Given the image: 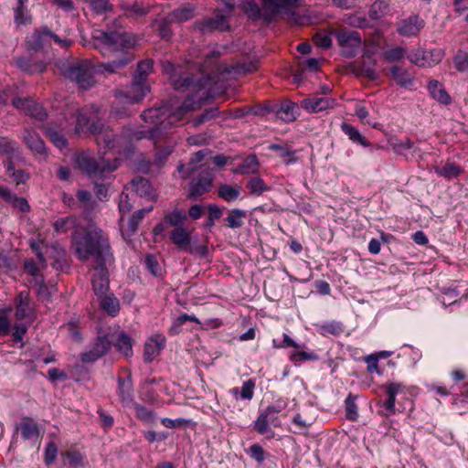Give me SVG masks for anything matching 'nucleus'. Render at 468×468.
Returning <instances> with one entry per match:
<instances>
[{
	"label": "nucleus",
	"mask_w": 468,
	"mask_h": 468,
	"mask_svg": "<svg viewBox=\"0 0 468 468\" xmlns=\"http://www.w3.org/2000/svg\"><path fill=\"white\" fill-rule=\"evenodd\" d=\"M428 90L431 96L441 104L448 105L452 102L451 96L448 94L442 84L436 80H431L428 83Z\"/></svg>",
	"instance_id": "nucleus-29"
},
{
	"label": "nucleus",
	"mask_w": 468,
	"mask_h": 468,
	"mask_svg": "<svg viewBox=\"0 0 468 468\" xmlns=\"http://www.w3.org/2000/svg\"><path fill=\"white\" fill-rule=\"evenodd\" d=\"M131 186L133 191L140 197H145L149 200L155 198V194L150 182L142 176H136L131 181Z\"/></svg>",
	"instance_id": "nucleus-28"
},
{
	"label": "nucleus",
	"mask_w": 468,
	"mask_h": 468,
	"mask_svg": "<svg viewBox=\"0 0 468 468\" xmlns=\"http://www.w3.org/2000/svg\"><path fill=\"white\" fill-rule=\"evenodd\" d=\"M23 141L34 154L46 155L47 149L45 143L36 132L26 129L23 135Z\"/></svg>",
	"instance_id": "nucleus-24"
},
{
	"label": "nucleus",
	"mask_w": 468,
	"mask_h": 468,
	"mask_svg": "<svg viewBox=\"0 0 468 468\" xmlns=\"http://www.w3.org/2000/svg\"><path fill=\"white\" fill-rule=\"evenodd\" d=\"M270 414L264 410L260 413L257 420L254 421L253 429L261 435H267L269 438H272L274 435L273 431L269 425Z\"/></svg>",
	"instance_id": "nucleus-39"
},
{
	"label": "nucleus",
	"mask_w": 468,
	"mask_h": 468,
	"mask_svg": "<svg viewBox=\"0 0 468 468\" xmlns=\"http://www.w3.org/2000/svg\"><path fill=\"white\" fill-rule=\"evenodd\" d=\"M86 131L94 135L100 148L112 150L119 144V140L116 139L113 131L109 126H105L100 120L90 121L85 113L79 112L76 121V132L80 133Z\"/></svg>",
	"instance_id": "nucleus-6"
},
{
	"label": "nucleus",
	"mask_w": 468,
	"mask_h": 468,
	"mask_svg": "<svg viewBox=\"0 0 468 468\" xmlns=\"http://www.w3.org/2000/svg\"><path fill=\"white\" fill-rule=\"evenodd\" d=\"M154 62L152 59H144L138 63L137 69L133 77L147 82V78L153 71Z\"/></svg>",
	"instance_id": "nucleus-50"
},
{
	"label": "nucleus",
	"mask_w": 468,
	"mask_h": 468,
	"mask_svg": "<svg viewBox=\"0 0 468 468\" xmlns=\"http://www.w3.org/2000/svg\"><path fill=\"white\" fill-rule=\"evenodd\" d=\"M112 347V341L107 335H99L89 349L80 354L82 363H93L103 356Z\"/></svg>",
	"instance_id": "nucleus-14"
},
{
	"label": "nucleus",
	"mask_w": 468,
	"mask_h": 468,
	"mask_svg": "<svg viewBox=\"0 0 468 468\" xmlns=\"http://www.w3.org/2000/svg\"><path fill=\"white\" fill-rule=\"evenodd\" d=\"M114 346L124 356L129 357L133 355V343L128 335L121 333Z\"/></svg>",
	"instance_id": "nucleus-46"
},
{
	"label": "nucleus",
	"mask_w": 468,
	"mask_h": 468,
	"mask_svg": "<svg viewBox=\"0 0 468 468\" xmlns=\"http://www.w3.org/2000/svg\"><path fill=\"white\" fill-rule=\"evenodd\" d=\"M389 144L391 145L394 152L398 154H405L407 150H410L413 147L414 143L410 138H404L400 140H391L389 141Z\"/></svg>",
	"instance_id": "nucleus-54"
},
{
	"label": "nucleus",
	"mask_w": 468,
	"mask_h": 468,
	"mask_svg": "<svg viewBox=\"0 0 468 468\" xmlns=\"http://www.w3.org/2000/svg\"><path fill=\"white\" fill-rule=\"evenodd\" d=\"M75 224L71 217L62 218L53 223L54 230L57 234L66 233Z\"/></svg>",
	"instance_id": "nucleus-56"
},
{
	"label": "nucleus",
	"mask_w": 468,
	"mask_h": 468,
	"mask_svg": "<svg viewBox=\"0 0 468 468\" xmlns=\"http://www.w3.org/2000/svg\"><path fill=\"white\" fill-rule=\"evenodd\" d=\"M90 4L91 10L97 15H102L112 10L109 0H85Z\"/></svg>",
	"instance_id": "nucleus-57"
},
{
	"label": "nucleus",
	"mask_w": 468,
	"mask_h": 468,
	"mask_svg": "<svg viewBox=\"0 0 468 468\" xmlns=\"http://www.w3.org/2000/svg\"><path fill=\"white\" fill-rule=\"evenodd\" d=\"M213 171L210 168L203 169L189 184V199H196L207 193L213 183Z\"/></svg>",
	"instance_id": "nucleus-13"
},
{
	"label": "nucleus",
	"mask_w": 468,
	"mask_h": 468,
	"mask_svg": "<svg viewBox=\"0 0 468 468\" xmlns=\"http://www.w3.org/2000/svg\"><path fill=\"white\" fill-rule=\"evenodd\" d=\"M454 69L460 73L468 72V53L459 49L452 57Z\"/></svg>",
	"instance_id": "nucleus-51"
},
{
	"label": "nucleus",
	"mask_w": 468,
	"mask_h": 468,
	"mask_svg": "<svg viewBox=\"0 0 468 468\" xmlns=\"http://www.w3.org/2000/svg\"><path fill=\"white\" fill-rule=\"evenodd\" d=\"M343 22L352 27L360 29L368 28L370 27L369 20L366 17V16L357 12L344 15Z\"/></svg>",
	"instance_id": "nucleus-41"
},
{
	"label": "nucleus",
	"mask_w": 468,
	"mask_h": 468,
	"mask_svg": "<svg viewBox=\"0 0 468 468\" xmlns=\"http://www.w3.org/2000/svg\"><path fill=\"white\" fill-rule=\"evenodd\" d=\"M0 154H5L8 158H15L19 155L17 144L7 137L0 136Z\"/></svg>",
	"instance_id": "nucleus-44"
},
{
	"label": "nucleus",
	"mask_w": 468,
	"mask_h": 468,
	"mask_svg": "<svg viewBox=\"0 0 468 468\" xmlns=\"http://www.w3.org/2000/svg\"><path fill=\"white\" fill-rule=\"evenodd\" d=\"M107 264H94L95 273L93 274L91 282L92 288L97 296L105 294L109 289V277Z\"/></svg>",
	"instance_id": "nucleus-21"
},
{
	"label": "nucleus",
	"mask_w": 468,
	"mask_h": 468,
	"mask_svg": "<svg viewBox=\"0 0 468 468\" xmlns=\"http://www.w3.org/2000/svg\"><path fill=\"white\" fill-rule=\"evenodd\" d=\"M297 111L298 105L287 101L281 104L280 109L277 111V116L282 121L290 122L296 119Z\"/></svg>",
	"instance_id": "nucleus-38"
},
{
	"label": "nucleus",
	"mask_w": 468,
	"mask_h": 468,
	"mask_svg": "<svg viewBox=\"0 0 468 468\" xmlns=\"http://www.w3.org/2000/svg\"><path fill=\"white\" fill-rule=\"evenodd\" d=\"M435 173L447 180L457 177L462 172V168L454 162L447 161L441 166H436L434 168Z\"/></svg>",
	"instance_id": "nucleus-37"
},
{
	"label": "nucleus",
	"mask_w": 468,
	"mask_h": 468,
	"mask_svg": "<svg viewBox=\"0 0 468 468\" xmlns=\"http://www.w3.org/2000/svg\"><path fill=\"white\" fill-rule=\"evenodd\" d=\"M121 6L124 12V16L130 18H138L145 16L149 12L147 7L138 2L133 4L123 3Z\"/></svg>",
	"instance_id": "nucleus-40"
},
{
	"label": "nucleus",
	"mask_w": 468,
	"mask_h": 468,
	"mask_svg": "<svg viewBox=\"0 0 468 468\" xmlns=\"http://www.w3.org/2000/svg\"><path fill=\"white\" fill-rule=\"evenodd\" d=\"M218 114V109L216 107L206 109L199 116L193 120V125L198 126L205 122L214 119Z\"/></svg>",
	"instance_id": "nucleus-59"
},
{
	"label": "nucleus",
	"mask_w": 468,
	"mask_h": 468,
	"mask_svg": "<svg viewBox=\"0 0 468 468\" xmlns=\"http://www.w3.org/2000/svg\"><path fill=\"white\" fill-rule=\"evenodd\" d=\"M445 52L441 48L425 50L413 49L408 55V59L420 68H431L439 64L444 58Z\"/></svg>",
	"instance_id": "nucleus-11"
},
{
	"label": "nucleus",
	"mask_w": 468,
	"mask_h": 468,
	"mask_svg": "<svg viewBox=\"0 0 468 468\" xmlns=\"http://www.w3.org/2000/svg\"><path fill=\"white\" fill-rule=\"evenodd\" d=\"M166 71H171L170 81L175 90L179 91H189L186 100L180 104V106L190 100L197 105L193 111L200 108L201 101H204L208 94L207 87L211 83V79L207 76L206 79H194V77L188 73H182L175 68L173 64L168 63L165 66ZM164 104L172 105L173 107H179L172 102H165Z\"/></svg>",
	"instance_id": "nucleus-4"
},
{
	"label": "nucleus",
	"mask_w": 468,
	"mask_h": 468,
	"mask_svg": "<svg viewBox=\"0 0 468 468\" xmlns=\"http://www.w3.org/2000/svg\"><path fill=\"white\" fill-rule=\"evenodd\" d=\"M262 4V18L265 22H271L280 13L288 15L295 23L300 22V16L292 8L297 5L299 0H261Z\"/></svg>",
	"instance_id": "nucleus-9"
},
{
	"label": "nucleus",
	"mask_w": 468,
	"mask_h": 468,
	"mask_svg": "<svg viewBox=\"0 0 468 468\" xmlns=\"http://www.w3.org/2000/svg\"><path fill=\"white\" fill-rule=\"evenodd\" d=\"M16 64L22 70L27 72L28 74L42 73L46 69L44 62L32 61L28 58H18L16 59Z\"/></svg>",
	"instance_id": "nucleus-36"
},
{
	"label": "nucleus",
	"mask_w": 468,
	"mask_h": 468,
	"mask_svg": "<svg viewBox=\"0 0 468 468\" xmlns=\"http://www.w3.org/2000/svg\"><path fill=\"white\" fill-rule=\"evenodd\" d=\"M48 136L49 140L54 144V145L58 148H65L68 144L67 139L56 130L48 129Z\"/></svg>",
	"instance_id": "nucleus-60"
},
{
	"label": "nucleus",
	"mask_w": 468,
	"mask_h": 468,
	"mask_svg": "<svg viewBox=\"0 0 468 468\" xmlns=\"http://www.w3.org/2000/svg\"><path fill=\"white\" fill-rule=\"evenodd\" d=\"M76 162L79 168L92 180L96 197L101 201L107 200L108 186L103 181L107 178V175L118 168L119 160L114 158L112 162H110L102 158L97 161L88 155L80 154L77 157Z\"/></svg>",
	"instance_id": "nucleus-5"
},
{
	"label": "nucleus",
	"mask_w": 468,
	"mask_h": 468,
	"mask_svg": "<svg viewBox=\"0 0 468 468\" xmlns=\"http://www.w3.org/2000/svg\"><path fill=\"white\" fill-rule=\"evenodd\" d=\"M165 337L161 334L154 335L144 345V360L146 363L152 362L161 350L165 347Z\"/></svg>",
	"instance_id": "nucleus-23"
},
{
	"label": "nucleus",
	"mask_w": 468,
	"mask_h": 468,
	"mask_svg": "<svg viewBox=\"0 0 468 468\" xmlns=\"http://www.w3.org/2000/svg\"><path fill=\"white\" fill-rule=\"evenodd\" d=\"M167 16L168 21L183 23L192 19L196 16V6L193 4L186 3L171 11Z\"/></svg>",
	"instance_id": "nucleus-26"
},
{
	"label": "nucleus",
	"mask_w": 468,
	"mask_h": 468,
	"mask_svg": "<svg viewBox=\"0 0 468 468\" xmlns=\"http://www.w3.org/2000/svg\"><path fill=\"white\" fill-rule=\"evenodd\" d=\"M269 149L274 151L282 158H284L285 165H291L297 161L295 152L292 151L287 144H272Z\"/></svg>",
	"instance_id": "nucleus-43"
},
{
	"label": "nucleus",
	"mask_w": 468,
	"mask_h": 468,
	"mask_svg": "<svg viewBox=\"0 0 468 468\" xmlns=\"http://www.w3.org/2000/svg\"><path fill=\"white\" fill-rule=\"evenodd\" d=\"M247 218V212L240 208H233L229 210L227 218H225L226 225L230 229H239L243 226Z\"/></svg>",
	"instance_id": "nucleus-34"
},
{
	"label": "nucleus",
	"mask_w": 468,
	"mask_h": 468,
	"mask_svg": "<svg viewBox=\"0 0 468 468\" xmlns=\"http://www.w3.org/2000/svg\"><path fill=\"white\" fill-rule=\"evenodd\" d=\"M247 188L251 195L261 196L263 192L269 190V186L261 177H252L247 183Z\"/></svg>",
	"instance_id": "nucleus-52"
},
{
	"label": "nucleus",
	"mask_w": 468,
	"mask_h": 468,
	"mask_svg": "<svg viewBox=\"0 0 468 468\" xmlns=\"http://www.w3.org/2000/svg\"><path fill=\"white\" fill-rule=\"evenodd\" d=\"M169 239L181 251L198 256L199 258H207L209 254L207 243L198 245L196 242H192L191 233L186 227L173 229Z\"/></svg>",
	"instance_id": "nucleus-8"
},
{
	"label": "nucleus",
	"mask_w": 468,
	"mask_h": 468,
	"mask_svg": "<svg viewBox=\"0 0 468 468\" xmlns=\"http://www.w3.org/2000/svg\"><path fill=\"white\" fill-rule=\"evenodd\" d=\"M194 27L202 34H210L215 30L227 31L229 29L227 17L221 14H218L213 17L197 20L194 23Z\"/></svg>",
	"instance_id": "nucleus-15"
},
{
	"label": "nucleus",
	"mask_w": 468,
	"mask_h": 468,
	"mask_svg": "<svg viewBox=\"0 0 468 468\" xmlns=\"http://www.w3.org/2000/svg\"><path fill=\"white\" fill-rule=\"evenodd\" d=\"M165 222L168 226L176 228L185 227L184 222L187 219V214L183 209H174L165 215Z\"/></svg>",
	"instance_id": "nucleus-42"
},
{
	"label": "nucleus",
	"mask_w": 468,
	"mask_h": 468,
	"mask_svg": "<svg viewBox=\"0 0 468 468\" xmlns=\"http://www.w3.org/2000/svg\"><path fill=\"white\" fill-rule=\"evenodd\" d=\"M389 71L390 76L399 86L409 88L412 85L414 77L407 69L399 66H393L390 68Z\"/></svg>",
	"instance_id": "nucleus-32"
},
{
	"label": "nucleus",
	"mask_w": 468,
	"mask_h": 468,
	"mask_svg": "<svg viewBox=\"0 0 468 468\" xmlns=\"http://www.w3.org/2000/svg\"><path fill=\"white\" fill-rule=\"evenodd\" d=\"M424 27V21L419 16H410L397 24V32L406 37H416Z\"/></svg>",
	"instance_id": "nucleus-20"
},
{
	"label": "nucleus",
	"mask_w": 468,
	"mask_h": 468,
	"mask_svg": "<svg viewBox=\"0 0 468 468\" xmlns=\"http://www.w3.org/2000/svg\"><path fill=\"white\" fill-rule=\"evenodd\" d=\"M49 30L48 28H43L41 30H36L29 37H27V44L29 49L32 50H39L44 48L47 46H49L48 37Z\"/></svg>",
	"instance_id": "nucleus-27"
},
{
	"label": "nucleus",
	"mask_w": 468,
	"mask_h": 468,
	"mask_svg": "<svg viewBox=\"0 0 468 468\" xmlns=\"http://www.w3.org/2000/svg\"><path fill=\"white\" fill-rule=\"evenodd\" d=\"M42 299H49L50 293L43 277H37L29 282Z\"/></svg>",
	"instance_id": "nucleus-55"
},
{
	"label": "nucleus",
	"mask_w": 468,
	"mask_h": 468,
	"mask_svg": "<svg viewBox=\"0 0 468 468\" xmlns=\"http://www.w3.org/2000/svg\"><path fill=\"white\" fill-rule=\"evenodd\" d=\"M290 359L293 363L303 362L306 360H317L318 356L314 352L299 351L291 355Z\"/></svg>",
	"instance_id": "nucleus-62"
},
{
	"label": "nucleus",
	"mask_w": 468,
	"mask_h": 468,
	"mask_svg": "<svg viewBox=\"0 0 468 468\" xmlns=\"http://www.w3.org/2000/svg\"><path fill=\"white\" fill-rule=\"evenodd\" d=\"M150 91L147 82L133 77L132 82L124 89L118 90L117 97L127 103H137L141 101Z\"/></svg>",
	"instance_id": "nucleus-12"
},
{
	"label": "nucleus",
	"mask_w": 468,
	"mask_h": 468,
	"mask_svg": "<svg viewBox=\"0 0 468 468\" xmlns=\"http://www.w3.org/2000/svg\"><path fill=\"white\" fill-rule=\"evenodd\" d=\"M218 194L223 200L232 202L239 197L240 191L239 187L224 184L218 186Z\"/></svg>",
	"instance_id": "nucleus-47"
},
{
	"label": "nucleus",
	"mask_w": 468,
	"mask_h": 468,
	"mask_svg": "<svg viewBox=\"0 0 468 468\" xmlns=\"http://www.w3.org/2000/svg\"><path fill=\"white\" fill-rule=\"evenodd\" d=\"M60 71L66 79L75 82L80 89L88 90L95 84L94 67L87 59L63 63Z\"/></svg>",
	"instance_id": "nucleus-7"
},
{
	"label": "nucleus",
	"mask_w": 468,
	"mask_h": 468,
	"mask_svg": "<svg viewBox=\"0 0 468 468\" xmlns=\"http://www.w3.org/2000/svg\"><path fill=\"white\" fill-rule=\"evenodd\" d=\"M144 263L146 265V268L148 271L154 274V276L160 275V265L155 256L154 255H147L145 257Z\"/></svg>",
	"instance_id": "nucleus-64"
},
{
	"label": "nucleus",
	"mask_w": 468,
	"mask_h": 468,
	"mask_svg": "<svg viewBox=\"0 0 468 468\" xmlns=\"http://www.w3.org/2000/svg\"><path fill=\"white\" fill-rule=\"evenodd\" d=\"M75 253L81 261L90 259L94 264H110L113 261L108 237L94 225H90L73 236Z\"/></svg>",
	"instance_id": "nucleus-3"
},
{
	"label": "nucleus",
	"mask_w": 468,
	"mask_h": 468,
	"mask_svg": "<svg viewBox=\"0 0 468 468\" xmlns=\"http://www.w3.org/2000/svg\"><path fill=\"white\" fill-rule=\"evenodd\" d=\"M391 0H375L368 9L370 20H378L386 16L390 11Z\"/></svg>",
	"instance_id": "nucleus-31"
},
{
	"label": "nucleus",
	"mask_w": 468,
	"mask_h": 468,
	"mask_svg": "<svg viewBox=\"0 0 468 468\" xmlns=\"http://www.w3.org/2000/svg\"><path fill=\"white\" fill-rule=\"evenodd\" d=\"M335 105V100L330 97H319L314 95L302 101L301 106L308 112H319L332 109Z\"/></svg>",
	"instance_id": "nucleus-22"
},
{
	"label": "nucleus",
	"mask_w": 468,
	"mask_h": 468,
	"mask_svg": "<svg viewBox=\"0 0 468 468\" xmlns=\"http://www.w3.org/2000/svg\"><path fill=\"white\" fill-rule=\"evenodd\" d=\"M163 138L161 142L158 144L155 148V154L154 159V164L161 168L165 165L167 161L168 156L173 153L174 148L176 144V141L168 135L166 131L163 132Z\"/></svg>",
	"instance_id": "nucleus-18"
},
{
	"label": "nucleus",
	"mask_w": 468,
	"mask_h": 468,
	"mask_svg": "<svg viewBox=\"0 0 468 468\" xmlns=\"http://www.w3.org/2000/svg\"><path fill=\"white\" fill-rule=\"evenodd\" d=\"M144 218V212L141 211L140 209L135 211L132 215L128 221V230L130 231L131 234H133L137 230V228Z\"/></svg>",
	"instance_id": "nucleus-63"
},
{
	"label": "nucleus",
	"mask_w": 468,
	"mask_h": 468,
	"mask_svg": "<svg viewBox=\"0 0 468 468\" xmlns=\"http://www.w3.org/2000/svg\"><path fill=\"white\" fill-rule=\"evenodd\" d=\"M376 60L372 59L371 63H367L366 59L356 61L351 65V71L357 77H364L370 80L378 79V74L374 69Z\"/></svg>",
	"instance_id": "nucleus-25"
},
{
	"label": "nucleus",
	"mask_w": 468,
	"mask_h": 468,
	"mask_svg": "<svg viewBox=\"0 0 468 468\" xmlns=\"http://www.w3.org/2000/svg\"><path fill=\"white\" fill-rule=\"evenodd\" d=\"M332 34L336 38L338 46L341 48V54L346 58L356 57L362 44V38L357 31H349L346 29L334 30Z\"/></svg>",
	"instance_id": "nucleus-10"
},
{
	"label": "nucleus",
	"mask_w": 468,
	"mask_h": 468,
	"mask_svg": "<svg viewBox=\"0 0 468 468\" xmlns=\"http://www.w3.org/2000/svg\"><path fill=\"white\" fill-rule=\"evenodd\" d=\"M117 396L123 406H131L134 401L133 382L131 372L126 378H117Z\"/></svg>",
	"instance_id": "nucleus-19"
},
{
	"label": "nucleus",
	"mask_w": 468,
	"mask_h": 468,
	"mask_svg": "<svg viewBox=\"0 0 468 468\" xmlns=\"http://www.w3.org/2000/svg\"><path fill=\"white\" fill-rule=\"evenodd\" d=\"M356 397L352 394H349L345 400L346 404V418L348 420L355 421L357 420L358 412L357 406L356 403Z\"/></svg>",
	"instance_id": "nucleus-53"
},
{
	"label": "nucleus",
	"mask_w": 468,
	"mask_h": 468,
	"mask_svg": "<svg viewBox=\"0 0 468 468\" xmlns=\"http://www.w3.org/2000/svg\"><path fill=\"white\" fill-rule=\"evenodd\" d=\"M12 104L15 108L37 120L43 121L47 116V112L44 108L33 100L27 98H15L12 101Z\"/></svg>",
	"instance_id": "nucleus-17"
},
{
	"label": "nucleus",
	"mask_w": 468,
	"mask_h": 468,
	"mask_svg": "<svg viewBox=\"0 0 468 468\" xmlns=\"http://www.w3.org/2000/svg\"><path fill=\"white\" fill-rule=\"evenodd\" d=\"M92 46L112 60L99 65V71L110 74L117 73L133 60L131 49L136 44L135 37L124 28L108 27L105 30H94Z\"/></svg>",
	"instance_id": "nucleus-1"
},
{
	"label": "nucleus",
	"mask_w": 468,
	"mask_h": 468,
	"mask_svg": "<svg viewBox=\"0 0 468 468\" xmlns=\"http://www.w3.org/2000/svg\"><path fill=\"white\" fill-rule=\"evenodd\" d=\"M197 108L194 101L188 100L179 107L162 104L159 107H153L142 113L143 120L154 127L148 131H134L129 134L130 140L140 141L148 138L153 141L154 147L158 146L163 136V132L172 128L184 117Z\"/></svg>",
	"instance_id": "nucleus-2"
},
{
	"label": "nucleus",
	"mask_w": 468,
	"mask_h": 468,
	"mask_svg": "<svg viewBox=\"0 0 468 468\" xmlns=\"http://www.w3.org/2000/svg\"><path fill=\"white\" fill-rule=\"evenodd\" d=\"M258 165L259 163L256 155L250 154L239 165L236 172L242 175L253 174L258 171Z\"/></svg>",
	"instance_id": "nucleus-48"
},
{
	"label": "nucleus",
	"mask_w": 468,
	"mask_h": 468,
	"mask_svg": "<svg viewBox=\"0 0 468 468\" xmlns=\"http://www.w3.org/2000/svg\"><path fill=\"white\" fill-rule=\"evenodd\" d=\"M15 303L16 319L33 321L36 318L34 304L28 292H20L15 299Z\"/></svg>",
	"instance_id": "nucleus-16"
},
{
	"label": "nucleus",
	"mask_w": 468,
	"mask_h": 468,
	"mask_svg": "<svg viewBox=\"0 0 468 468\" xmlns=\"http://www.w3.org/2000/svg\"><path fill=\"white\" fill-rule=\"evenodd\" d=\"M98 298L100 300V306L104 312L112 316L118 314L120 311V303L116 297H114L112 294L107 295L105 293L101 296H98Z\"/></svg>",
	"instance_id": "nucleus-35"
},
{
	"label": "nucleus",
	"mask_w": 468,
	"mask_h": 468,
	"mask_svg": "<svg viewBox=\"0 0 468 468\" xmlns=\"http://www.w3.org/2000/svg\"><path fill=\"white\" fill-rule=\"evenodd\" d=\"M405 54H406V49L404 48L396 47V48H390L388 50H386L383 53V58H385V60H387L388 62H394V61H398V60H400L401 58H403Z\"/></svg>",
	"instance_id": "nucleus-58"
},
{
	"label": "nucleus",
	"mask_w": 468,
	"mask_h": 468,
	"mask_svg": "<svg viewBox=\"0 0 468 468\" xmlns=\"http://www.w3.org/2000/svg\"><path fill=\"white\" fill-rule=\"evenodd\" d=\"M318 332L322 335H339L344 332V325L340 322L330 321L319 325Z\"/></svg>",
	"instance_id": "nucleus-49"
},
{
	"label": "nucleus",
	"mask_w": 468,
	"mask_h": 468,
	"mask_svg": "<svg viewBox=\"0 0 468 468\" xmlns=\"http://www.w3.org/2000/svg\"><path fill=\"white\" fill-rule=\"evenodd\" d=\"M172 23H174V21H168V16H166V17L158 24V32L163 39L168 40L171 38L173 33L170 25Z\"/></svg>",
	"instance_id": "nucleus-61"
},
{
	"label": "nucleus",
	"mask_w": 468,
	"mask_h": 468,
	"mask_svg": "<svg viewBox=\"0 0 468 468\" xmlns=\"http://www.w3.org/2000/svg\"><path fill=\"white\" fill-rule=\"evenodd\" d=\"M341 129L346 134L349 139L356 144H359L363 146H368V141L359 133V131L347 122H343L341 124Z\"/></svg>",
	"instance_id": "nucleus-45"
},
{
	"label": "nucleus",
	"mask_w": 468,
	"mask_h": 468,
	"mask_svg": "<svg viewBox=\"0 0 468 468\" xmlns=\"http://www.w3.org/2000/svg\"><path fill=\"white\" fill-rule=\"evenodd\" d=\"M384 388L388 397L387 400L384 402V407L389 413H394L396 397L403 390V386L400 383L390 382L387 383Z\"/></svg>",
	"instance_id": "nucleus-30"
},
{
	"label": "nucleus",
	"mask_w": 468,
	"mask_h": 468,
	"mask_svg": "<svg viewBox=\"0 0 468 468\" xmlns=\"http://www.w3.org/2000/svg\"><path fill=\"white\" fill-rule=\"evenodd\" d=\"M19 429L24 440L37 439L39 435L37 424L28 417L23 418L19 424Z\"/></svg>",
	"instance_id": "nucleus-33"
}]
</instances>
